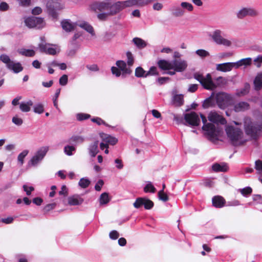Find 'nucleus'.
<instances>
[{
	"mask_svg": "<svg viewBox=\"0 0 262 262\" xmlns=\"http://www.w3.org/2000/svg\"><path fill=\"white\" fill-rule=\"evenodd\" d=\"M203 126L202 129L206 132V134L210 138H214L218 136L222 132V129L219 126L218 124H225L226 123L225 119L220 114L215 111L210 112L208 115V120L214 123H208L206 117L201 114Z\"/></svg>",
	"mask_w": 262,
	"mask_h": 262,
	"instance_id": "f257e3e1",
	"label": "nucleus"
},
{
	"mask_svg": "<svg viewBox=\"0 0 262 262\" xmlns=\"http://www.w3.org/2000/svg\"><path fill=\"white\" fill-rule=\"evenodd\" d=\"M159 67L162 70H173L178 72L185 71L187 67V62L182 59H174L171 61L161 60L158 62Z\"/></svg>",
	"mask_w": 262,
	"mask_h": 262,
	"instance_id": "f03ea898",
	"label": "nucleus"
},
{
	"mask_svg": "<svg viewBox=\"0 0 262 262\" xmlns=\"http://www.w3.org/2000/svg\"><path fill=\"white\" fill-rule=\"evenodd\" d=\"M228 139L234 145H238L244 142V133L241 129L232 125H228L225 128Z\"/></svg>",
	"mask_w": 262,
	"mask_h": 262,
	"instance_id": "7ed1b4c3",
	"label": "nucleus"
},
{
	"mask_svg": "<svg viewBox=\"0 0 262 262\" xmlns=\"http://www.w3.org/2000/svg\"><path fill=\"white\" fill-rule=\"evenodd\" d=\"M244 123L246 134L251 137H255L262 132V123L260 124H254L252 122L249 118H245Z\"/></svg>",
	"mask_w": 262,
	"mask_h": 262,
	"instance_id": "20e7f679",
	"label": "nucleus"
},
{
	"mask_svg": "<svg viewBox=\"0 0 262 262\" xmlns=\"http://www.w3.org/2000/svg\"><path fill=\"white\" fill-rule=\"evenodd\" d=\"M223 32L220 29H215L210 33L209 36L212 41L218 45H222L226 47H230L232 45V42L229 39L224 38L222 36Z\"/></svg>",
	"mask_w": 262,
	"mask_h": 262,
	"instance_id": "39448f33",
	"label": "nucleus"
},
{
	"mask_svg": "<svg viewBox=\"0 0 262 262\" xmlns=\"http://www.w3.org/2000/svg\"><path fill=\"white\" fill-rule=\"evenodd\" d=\"M49 148L47 146H43L38 149L29 161L28 166L30 167L37 166L43 160Z\"/></svg>",
	"mask_w": 262,
	"mask_h": 262,
	"instance_id": "423d86ee",
	"label": "nucleus"
},
{
	"mask_svg": "<svg viewBox=\"0 0 262 262\" xmlns=\"http://www.w3.org/2000/svg\"><path fill=\"white\" fill-rule=\"evenodd\" d=\"M64 7L63 3L59 0H49L46 4V8L49 14L53 18H56L57 12Z\"/></svg>",
	"mask_w": 262,
	"mask_h": 262,
	"instance_id": "0eeeda50",
	"label": "nucleus"
},
{
	"mask_svg": "<svg viewBox=\"0 0 262 262\" xmlns=\"http://www.w3.org/2000/svg\"><path fill=\"white\" fill-rule=\"evenodd\" d=\"M132 3H133V2H129L128 1L118 2L113 4L110 3H107L108 7H107L105 11L107 12V14H108L110 16L114 15L125 8L129 7V4L130 3L132 4Z\"/></svg>",
	"mask_w": 262,
	"mask_h": 262,
	"instance_id": "6e6552de",
	"label": "nucleus"
},
{
	"mask_svg": "<svg viewBox=\"0 0 262 262\" xmlns=\"http://www.w3.org/2000/svg\"><path fill=\"white\" fill-rule=\"evenodd\" d=\"M44 37H41V42L38 45V48L41 52L52 55H56L60 51L59 47L56 45L46 43Z\"/></svg>",
	"mask_w": 262,
	"mask_h": 262,
	"instance_id": "1a4fd4ad",
	"label": "nucleus"
},
{
	"mask_svg": "<svg viewBox=\"0 0 262 262\" xmlns=\"http://www.w3.org/2000/svg\"><path fill=\"white\" fill-rule=\"evenodd\" d=\"M259 15L258 10L252 7H243L236 12V16L237 18L242 19L247 16L252 17H257Z\"/></svg>",
	"mask_w": 262,
	"mask_h": 262,
	"instance_id": "9d476101",
	"label": "nucleus"
},
{
	"mask_svg": "<svg viewBox=\"0 0 262 262\" xmlns=\"http://www.w3.org/2000/svg\"><path fill=\"white\" fill-rule=\"evenodd\" d=\"M215 100L218 106L221 109H224L232 102V97L225 93L221 92L215 95Z\"/></svg>",
	"mask_w": 262,
	"mask_h": 262,
	"instance_id": "9b49d317",
	"label": "nucleus"
},
{
	"mask_svg": "<svg viewBox=\"0 0 262 262\" xmlns=\"http://www.w3.org/2000/svg\"><path fill=\"white\" fill-rule=\"evenodd\" d=\"M194 77L206 89L213 90L216 87L215 84L213 82L210 74H207L206 76L200 74H195Z\"/></svg>",
	"mask_w": 262,
	"mask_h": 262,
	"instance_id": "f8f14e48",
	"label": "nucleus"
},
{
	"mask_svg": "<svg viewBox=\"0 0 262 262\" xmlns=\"http://www.w3.org/2000/svg\"><path fill=\"white\" fill-rule=\"evenodd\" d=\"M25 25L29 28H42L45 26L43 19L40 17H29L25 19Z\"/></svg>",
	"mask_w": 262,
	"mask_h": 262,
	"instance_id": "ddd939ff",
	"label": "nucleus"
},
{
	"mask_svg": "<svg viewBox=\"0 0 262 262\" xmlns=\"http://www.w3.org/2000/svg\"><path fill=\"white\" fill-rule=\"evenodd\" d=\"M184 119L186 122L190 126H198L200 123V117L195 112L185 114Z\"/></svg>",
	"mask_w": 262,
	"mask_h": 262,
	"instance_id": "4468645a",
	"label": "nucleus"
},
{
	"mask_svg": "<svg viewBox=\"0 0 262 262\" xmlns=\"http://www.w3.org/2000/svg\"><path fill=\"white\" fill-rule=\"evenodd\" d=\"M108 7L107 3L104 2H94L92 3L89 7V10L95 13H98L106 10Z\"/></svg>",
	"mask_w": 262,
	"mask_h": 262,
	"instance_id": "2eb2a0df",
	"label": "nucleus"
},
{
	"mask_svg": "<svg viewBox=\"0 0 262 262\" xmlns=\"http://www.w3.org/2000/svg\"><path fill=\"white\" fill-rule=\"evenodd\" d=\"M133 205L136 208L144 206L146 209H150L154 206V203L146 198H139L136 199Z\"/></svg>",
	"mask_w": 262,
	"mask_h": 262,
	"instance_id": "dca6fc26",
	"label": "nucleus"
},
{
	"mask_svg": "<svg viewBox=\"0 0 262 262\" xmlns=\"http://www.w3.org/2000/svg\"><path fill=\"white\" fill-rule=\"evenodd\" d=\"M116 65L122 72V76L123 77H125L126 75H130L132 72L130 67H128L127 63L123 60L117 61Z\"/></svg>",
	"mask_w": 262,
	"mask_h": 262,
	"instance_id": "f3484780",
	"label": "nucleus"
},
{
	"mask_svg": "<svg viewBox=\"0 0 262 262\" xmlns=\"http://www.w3.org/2000/svg\"><path fill=\"white\" fill-rule=\"evenodd\" d=\"M172 96L173 103L178 106H181L184 103V96L182 94H178L176 89H174L171 92Z\"/></svg>",
	"mask_w": 262,
	"mask_h": 262,
	"instance_id": "a211bd4d",
	"label": "nucleus"
},
{
	"mask_svg": "<svg viewBox=\"0 0 262 262\" xmlns=\"http://www.w3.org/2000/svg\"><path fill=\"white\" fill-rule=\"evenodd\" d=\"M234 68V62H226L216 65V70L223 72L231 71Z\"/></svg>",
	"mask_w": 262,
	"mask_h": 262,
	"instance_id": "6ab92c4d",
	"label": "nucleus"
},
{
	"mask_svg": "<svg viewBox=\"0 0 262 262\" xmlns=\"http://www.w3.org/2000/svg\"><path fill=\"white\" fill-rule=\"evenodd\" d=\"M83 201V199L78 194H74L68 198V204L71 206L80 205Z\"/></svg>",
	"mask_w": 262,
	"mask_h": 262,
	"instance_id": "aec40b11",
	"label": "nucleus"
},
{
	"mask_svg": "<svg viewBox=\"0 0 262 262\" xmlns=\"http://www.w3.org/2000/svg\"><path fill=\"white\" fill-rule=\"evenodd\" d=\"M252 59L250 57L242 59L234 62V68L238 69L244 66L245 68L251 65Z\"/></svg>",
	"mask_w": 262,
	"mask_h": 262,
	"instance_id": "412c9836",
	"label": "nucleus"
},
{
	"mask_svg": "<svg viewBox=\"0 0 262 262\" xmlns=\"http://www.w3.org/2000/svg\"><path fill=\"white\" fill-rule=\"evenodd\" d=\"M78 26L80 27L81 28L85 30L86 31L89 33L92 36H95L94 28L89 23L84 21H81L78 24Z\"/></svg>",
	"mask_w": 262,
	"mask_h": 262,
	"instance_id": "4be33fe9",
	"label": "nucleus"
},
{
	"mask_svg": "<svg viewBox=\"0 0 262 262\" xmlns=\"http://www.w3.org/2000/svg\"><path fill=\"white\" fill-rule=\"evenodd\" d=\"M62 29L67 32L73 31L76 27V24L72 23L69 19H66L61 22Z\"/></svg>",
	"mask_w": 262,
	"mask_h": 262,
	"instance_id": "5701e85b",
	"label": "nucleus"
},
{
	"mask_svg": "<svg viewBox=\"0 0 262 262\" xmlns=\"http://www.w3.org/2000/svg\"><path fill=\"white\" fill-rule=\"evenodd\" d=\"M250 108L249 104L246 102H239L234 105V110L236 112L246 111Z\"/></svg>",
	"mask_w": 262,
	"mask_h": 262,
	"instance_id": "b1692460",
	"label": "nucleus"
},
{
	"mask_svg": "<svg viewBox=\"0 0 262 262\" xmlns=\"http://www.w3.org/2000/svg\"><path fill=\"white\" fill-rule=\"evenodd\" d=\"M99 141H95L92 143L89 146L88 150L89 154L91 157H94L99 152L98 149Z\"/></svg>",
	"mask_w": 262,
	"mask_h": 262,
	"instance_id": "393cba45",
	"label": "nucleus"
},
{
	"mask_svg": "<svg viewBox=\"0 0 262 262\" xmlns=\"http://www.w3.org/2000/svg\"><path fill=\"white\" fill-rule=\"evenodd\" d=\"M33 105V102L31 100L23 101L19 104V109L23 112H29Z\"/></svg>",
	"mask_w": 262,
	"mask_h": 262,
	"instance_id": "a878e982",
	"label": "nucleus"
},
{
	"mask_svg": "<svg viewBox=\"0 0 262 262\" xmlns=\"http://www.w3.org/2000/svg\"><path fill=\"white\" fill-rule=\"evenodd\" d=\"M100 137L103 141L107 143L108 145H114L116 144L118 141L117 139L113 137L105 134H100Z\"/></svg>",
	"mask_w": 262,
	"mask_h": 262,
	"instance_id": "bb28decb",
	"label": "nucleus"
},
{
	"mask_svg": "<svg viewBox=\"0 0 262 262\" xmlns=\"http://www.w3.org/2000/svg\"><path fill=\"white\" fill-rule=\"evenodd\" d=\"M170 11L172 14L175 17H182L185 14L181 5L172 7Z\"/></svg>",
	"mask_w": 262,
	"mask_h": 262,
	"instance_id": "cd10ccee",
	"label": "nucleus"
},
{
	"mask_svg": "<svg viewBox=\"0 0 262 262\" xmlns=\"http://www.w3.org/2000/svg\"><path fill=\"white\" fill-rule=\"evenodd\" d=\"M225 203V200L221 196H216L212 198V204L217 208L222 207Z\"/></svg>",
	"mask_w": 262,
	"mask_h": 262,
	"instance_id": "c85d7f7f",
	"label": "nucleus"
},
{
	"mask_svg": "<svg viewBox=\"0 0 262 262\" xmlns=\"http://www.w3.org/2000/svg\"><path fill=\"white\" fill-rule=\"evenodd\" d=\"M8 68L9 70L13 71L15 73L21 72L23 69V68L20 63L14 62L13 61L10 63H9Z\"/></svg>",
	"mask_w": 262,
	"mask_h": 262,
	"instance_id": "c756f323",
	"label": "nucleus"
},
{
	"mask_svg": "<svg viewBox=\"0 0 262 262\" xmlns=\"http://www.w3.org/2000/svg\"><path fill=\"white\" fill-rule=\"evenodd\" d=\"M153 1L154 0H128V1L133 2L132 4L130 3L129 4V7L135 5L140 7L144 6L150 3Z\"/></svg>",
	"mask_w": 262,
	"mask_h": 262,
	"instance_id": "7c9ffc66",
	"label": "nucleus"
},
{
	"mask_svg": "<svg viewBox=\"0 0 262 262\" xmlns=\"http://www.w3.org/2000/svg\"><path fill=\"white\" fill-rule=\"evenodd\" d=\"M17 52L23 56L27 57H32L35 55V52L33 50L26 49L24 48L19 49Z\"/></svg>",
	"mask_w": 262,
	"mask_h": 262,
	"instance_id": "2f4dec72",
	"label": "nucleus"
},
{
	"mask_svg": "<svg viewBox=\"0 0 262 262\" xmlns=\"http://www.w3.org/2000/svg\"><path fill=\"white\" fill-rule=\"evenodd\" d=\"M185 14L186 12H191L193 11L194 7L193 5L187 2H182L180 4Z\"/></svg>",
	"mask_w": 262,
	"mask_h": 262,
	"instance_id": "473e14b6",
	"label": "nucleus"
},
{
	"mask_svg": "<svg viewBox=\"0 0 262 262\" xmlns=\"http://www.w3.org/2000/svg\"><path fill=\"white\" fill-rule=\"evenodd\" d=\"M212 169L214 171H223L225 172L227 171L228 168L227 165L226 164L222 163V164H215L212 165Z\"/></svg>",
	"mask_w": 262,
	"mask_h": 262,
	"instance_id": "72a5a7b5",
	"label": "nucleus"
},
{
	"mask_svg": "<svg viewBox=\"0 0 262 262\" xmlns=\"http://www.w3.org/2000/svg\"><path fill=\"white\" fill-rule=\"evenodd\" d=\"M255 89L260 90L262 87V73L258 74L254 81Z\"/></svg>",
	"mask_w": 262,
	"mask_h": 262,
	"instance_id": "f704fd0d",
	"label": "nucleus"
},
{
	"mask_svg": "<svg viewBox=\"0 0 262 262\" xmlns=\"http://www.w3.org/2000/svg\"><path fill=\"white\" fill-rule=\"evenodd\" d=\"M133 41L134 43L136 45V46L139 48L142 49L146 46V42L140 38H134Z\"/></svg>",
	"mask_w": 262,
	"mask_h": 262,
	"instance_id": "c9c22d12",
	"label": "nucleus"
},
{
	"mask_svg": "<svg viewBox=\"0 0 262 262\" xmlns=\"http://www.w3.org/2000/svg\"><path fill=\"white\" fill-rule=\"evenodd\" d=\"M29 153V150L25 149L24 150L21 152H20L18 157H17V160L20 166H22L24 163V159L27 156V155Z\"/></svg>",
	"mask_w": 262,
	"mask_h": 262,
	"instance_id": "e433bc0d",
	"label": "nucleus"
},
{
	"mask_svg": "<svg viewBox=\"0 0 262 262\" xmlns=\"http://www.w3.org/2000/svg\"><path fill=\"white\" fill-rule=\"evenodd\" d=\"M110 201L108 194L106 192L102 193L99 198V202L100 205H104L108 203Z\"/></svg>",
	"mask_w": 262,
	"mask_h": 262,
	"instance_id": "4c0bfd02",
	"label": "nucleus"
},
{
	"mask_svg": "<svg viewBox=\"0 0 262 262\" xmlns=\"http://www.w3.org/2000/svg\"><path fill=\"white\" fill-rule=\"evenodd\" d=\"M146 73L147 71L140 67L137 68L135 70V76L137 77H146Z\"/></svg>",
	"mask_w": 262,
	"mask_h": 262,
	"instance_id": "58836bf2",
	"label": "nucleus"
},
{
	"mask_svg": "<svg viewBox=\"0 0 262 262\" xmlns=\"http://www.w3.org/2000/svg\"><path fill=\"white\" fill-rule=\"evenodd\" d=\"M90 183L91 181L89 179L83 178L79 181L78 185L82 188H86L90 185Z\"/></svg>",
	"mask_w": 262,
	"mask_h": 262,
	"instance_id": "ea45409f",
	"label": "nucleus"
},
{
	"mask_svg": "<svg viewBox=\"0 0 262 262\" xmlns=\"http://www.w3.org/2000/svg\"><path fill=\"white\" fill-rule=\"evenodd\" d=\"M144 191L145 192L154 193L156 191V189L151 184L150 182H148L144 188Z\"/></svg>",
	"mask_w": 262,
	"mask_h": 262,
	"instance_id": "a19ab883",
	"label": "nucleus"
},
{
	"mask_svg": "<svg viewBox=\"0 0 262 262\" xmlns=\"http://www.w3.org/2000/svg\"><path fill=\"white\" fill-rule=\"evenodd\" d=\"M195 54L201 58H205L210 56V53L204 49H199L195 51Z\"/></svg>",
	"mask_w": 262,
	"mask_h": 262,
	"instance_id": "79ce46f5",
	"label": "nucleus"
},
{
	"mask_svg": "<svg viewBox=\"0 0 262 262\" xmlns=\"http://www.w3.org/2000/svg\"><path fill=\"white\" fill-rule=\"evenodd\" d=\"M127 63L128 67H132L134 63V57L130 52H127Z\"/></svg>",
	"mask_w": 262,
	"mask_h": 262,
	"instance_id": "37998d69",
	"label": "nucleus"
},
{
	"mask_svg": "<svg viewBox=\"0 0 262 262\" xmlns=\"http://www.w3.org/2000/svg\"><path fill=\"white\" fill-rule=\"evenodd\" d=\"M213 105V99L212 96L206 99L203 103V107L204 108H207L209 107L212 106Z\"/></svg>",
	"mask_w": 262,
	"mask_h": 262,
	"instance_id": "c03bdc74",
	"label": "nucleus"
},
{
	"mask_svg": "<svg viewBox=\"0 0 262 262\" xmlns=\"http://www.w3.org/2000/svg\"><path fill=\"white\" fill-rule=\"evenodd\" d=\"M76 148L73 146L67 145L64 148V152L68 156H72L73 152L75 151Z\"/></svg>",
	"mask_w": 262,
	"mask_h": 262,
	"instance_id": "a18cd8bd",
	"label": "nucleus"
},
{
	"mask_svg": "<svg viewBox=\"0 0 262 262\" xmlns=\"http://www.w3.org/2000/svg\"><path fill=\"white\" fill-rule=\"evenodd\" d=\"M34 112L37 114H42L44 112V107L41 103L36 104L33 107Z\"/></svg>",
	"mask_w": 262,
	"mask_h": 262,
	"instance_id": "49530a36",
	"label": "nucleus"
},
{
	"mask_svg": "<svg viewBox=\"0 0 262 262\" xmlns=\"http://www.w3.org/2000/svg\"><path fill=\"white\" fill-rule=\"evenodd\" d=\"M255 168L258 174L262 173V161L260 160H256L255 162Z\"/></svg>",
	"mask_w": 262,
	"mask_h": 262,
	"instance_id": "de8ad7c7",
	"label": "nucleus"
},
{
	"mask_svg": "<svg viewBox=\"0 0 262 262\" xmlns=\"http://www.w3.org/2000/svg\"><path fill=\"white\" fill-rule=\"evenodd\" d=\"M0 60L4 63L6 64L7 68H8V65L9 64V63H10L12 61H11L9 57L6 54L1 55L0 56Z\"/></svg>",
	"mask_w": 262,
	"mask_h": 262,
	"instance_id": "09e8293b",
	"label": "nucleus"
},
{
	"mask_svg": "<svg viewBox=\"0 0 262 262\" xmlns=\"http://www.w3.org/2000/svg\"><path fill=\"white\" fill-rule=\"evenodd\" d=\"M12 122L17 126H20L23 123V120L17 115L14 116L12 119Z\"/></svg>",
	"mask_w": 262,
	"mask_h": 262,
	"instance_id": "8fccbe9b",
	"label": "nucleus"
},
{
	"mask_svg": "<svg viewBox=\"0 0 262 262\" xmlns=\"http://www.w3.org/2000/svg\"><path fill=\"white\" fill-rule=\"evenodd\" d=\"M158 197L160 200L164 202H166L168 200V197L167 195L164 193L163 190H161L158 192Z\"/></svg>",
	"mask_w": 262,
	"mask_h": 262,
	"instance_id": "3c124183",
	"label": "nucleus"
},
{
	"mask_svg": "<svg viewBox=\"0 0 262 262\" xmlns=\"http://www.w3.org/2000/svg\"><path fill=\"white\" fill-rule=\"evenodd\" d=\"M239 191L244 196H247L252 193V188L250 187H247L243 189H239Z\"/></svg>",
	"mask_w": 262,
	"mask_h": 262,
	"instance_id": "603ef678",
	"label": "nucleus"
},
{
	"mask_svg": "<svg viewBox=\"0 0 262 262\" xmlns=\"http://www.w3.org/2000/svg\"><path fill=\"white\" fill-rule=\"evenodd\" d=\"M158 74V72L157 68L155 67H152L150 68L148 71H147L146 76L147 77L148 76H154Z\"/></svg>",
	"mask_w": 262,
	"mask_h": 262,
	"instance_id": "864d4df0",
	"label": "nucleus"
},
{
	"mask_svg": "<svg viewBox=\"0 0 262 262\" xmlns=\"http://www.w3.org/2000/svg\"><path fill=\"white\" fill-rule=\"evenodd\" d=\"M90 117V115L87 114L79 113L77 115V119L79 121L87 119Z\"/></svg>",
	"mask_w": 262,
	"mask_h": 262,
	"instance_id": "5fc2aeb1",
	"label": "nucleus"
},
{
	"mask_svg": "<svg viewBox=\"0 0 262 262\" xmlns=\"http://www.w3.org/2000/svg\"><path fill=\"white\" fill-rule=\"evenodd\" d=\"M111 71L113 75L116 77H119L121 75V71L118 67H112Z\"/></svg>",
	"mask_w": 262,
	"mask_h": 262,
	"instance_id": "6e6d98bb",
	"label": "nucleus"
},
{
	"mask_svg": "<svg viewBox=\"0 0 262 262\" xmlns=\"http://www.w3.org/2000/svg\"><path fill=\"white\" fill-rule=\"evenodd\" d=\"M255 65L259 68L261 66V63H262V55H259L256 58H255L253 60Z\"/></svg>",
	"mask_w": 262,
	"mask_h": 262,
	"instance_id": "4d7b16f0",
	"label": "nucleus"
},
{
	"mask_svg": "<svg viewBox=\"0 0 262 262\" xmlns=\"http://www.w3.org/2000/svg\"><path fill=\"white\" fill-rule=\"evenodd\" d=\"M68 77L67 75H62L59 79V83L61 85H66L67 84Z\"/></svg>",
	"mask_w": 262,
	"mask_h": 262,
	"instance_id": "13d9d810",
	"label": "nucleus"
},
{
	"mask_svg": "<svg viewBox=\"0 0 262 262\" xmlns=\"http://www.w3.org/2000/svg\"><path fill=\"white\" fill-rule=\"evenodd\" d=\"M71 140L76 143H81L84 141V138L81 136H74Z\"/></svg>",
	"mask_w": 262,
	"mask_h": 262,
	"instance_id": "bf43d9fd",
	"label": "nucleus"
},
{
	"mask_svg": "<svg viewBox=\"0 0 262 262\" xmlns=\"http://www.w3.org/2000/svg\"><path fill=\"white\" fill-rule=\"evenodd\" d=\"M59 195H63L64 196H67L68 194V189L66 185H62L61 190L59 191Z\"/></svg>",
	"mask_w": 262,
	"mask_h": 262,
	"instance_id": "052dcab7",
	"label": "nucleus"
},
{
	"mask_svg": "<svg viewBox=\"0 0 262 262\" xmlns=\"http://www.w3.org/2000/svg\"><path fill=\"white\" fill-rule=\"evenodd\" d=\"M108 16H110V15L107 14V11L104 13H100L97 14V17L100 20H105Z\"/></svg>",
	"mask_w": 262,
	"mask_h": 262,
	"instance_id": "680f3d73",
	"label": "nucleus"
},
{
	"mask_svg": "<svg viewBox=\"0 0 262 262\" xmlns=\"http://www.w3.org/2000/svg\"><path fill=\"white\" fill-rule=\"evenodd\" d=\"M103 184V181L102 180H99L95 186V190L98 191H100Z\"/></svg>",
	"mask_w": 262,
	"mask_h": 262,
	"instance_id": "e2e57ef3",
	"label": "nucleus"
},
{
	"mask_svg": "<svg viewBox=\"0 0 262 262\" xmlns=\"http://www.w3.org/2000/svg\"><path fill=\"white\" fill-rule=\"evenodd\" d=\"M23 189L25 191H26V194L28 195H30L31 193V192L34 190V188L32 186L28 187L26 185H24L23 186Z\"/></svg>",
	"mask_w": 262,
	"mask_h": 262,
	"instance_id": "0e129e2a",
	"label": "nucleus"
},
{
	"mask_svg": "<svg viewBox=\"0 0 262 262\" xmlns=\"http://www.w3.org/2000/svg\"><path fill=\"white\" fill-rule=\"evenodd\" d=\"M198 88V85L196 84H191L188 86V91L190 93L195 92Z\"/></svg>",
	"mask_w": 262,
	"mask_h": 262,
	"instance_id": "69168bd1",
	"label": "nucleus"
},
{
	"mask_svg": "<svg viewBox=\"0 0 262 262\" xmlns=\"http://www.w3.org/2000/svg\"><path fill=\"white\" fill-rule=\"evenodd\" d=\"M119 233L116 230L112 231L110 233V237L111 239H116L119 237Z\"/></svg>",
	"mask_w": 262,
	"mask_h": 262,
	"instance_id": "338daca9",
	"label": "nucleus"
},
{
	"mask_svg": "<svg viewBox=\"0 0 262 262\" xmlns=\"http://www.w3.org/2000/svg\"><path fill=\"white\" fill-rule=\"evenodd\" d=\"M115 163L116 164V167L119 169L123 168V164L121 160L117 159L115 160Z\"/></svg>",
	"mask_w": 262,
	"mask_h": 262,
	"instance_id": "774afa93",
	"label": "nucleus"
}]
</instances>
